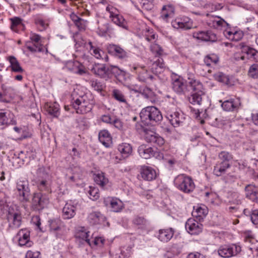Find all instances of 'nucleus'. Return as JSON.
Wrapping results in <instances>:
<instances>
[{
  "mask_svg": "<svg viewBox=\"0 0 258 258\" xmlns=\"http://www.w3.org/2000/svg\"><path fill=\"white\" fill-rule=\"evenodd\" d=\"M44 168H40L37 170V174H40L43 173V178L44 179H38L37 181V186L38 189L41 191H45L46 193L49 194L51 192V189L50 188L49 184L48 181L46 179V177L48 176L47 174L44 173Z\"/></svg>",
  "mask_w": 258,
  "mask_h": 258,
  "instance_id": "14",
  "label": "nucleus"
},
{
  "mask_svg": "<svg viewBox=\"0 0 258 258\" xmlns=\"http://www.w3.org/2000/svg\"><path fill=\"white\" fill-rule=\"evenodd\" d=\"M50 229L51 231H57L60 229V221L59 220H52L49 221Z\"/></svg>",
  "mask_w": 258,
  "mask_h": 258,
  "instance_id": "58",
  "label": "nucleus"
},
{
  "mask_svg": "<svg viewBox=\"0 0 258 258\" xmlns=\"http://www.w3.org/2000/svg\"><path fill=\"white\" fill-rule=\"evenodd\" d=\"M166 117L173 127L176 126L177 125V112L176 111H168L166 112Z\"/></svg>",
  "mask_w": 258,
  "mask_h": 258,
  "instance_id": "42",
  "label": "nucleus"
},
{
  "mask_svg": "<svg viewBox=\"0 0 258 258\" xmlns=\"http://www.w3.org/2000/svg\"><path fill=\"white\" fill-rule=\"evenodd\" d=\"M219 158L221 160V162L229 163L232 158V155L228 152L222 151L219 154Z\"/></svg>",
  "mask_w": 258,
  "mask_h": 258,
  "instance_id": "47",
  "label": "nucleus"
},
{
  "mask_svg": "<svg viewBox=\"0 0 258 258\" xmlns=\"http://www.w3.org/2000/svg\"><path fill=\"white\" fill-rule=\"evenodd\" d=\"M45 108L47 112L54 117H57L59 115V105L55 102L47 103L45 104Z\"/></svg>",
  "mask_w": 258,
  "mask_h": 258,
  "instance_id": "39",
  "label": "nucleus"
},
{
  "mask_svg": "<svg viewBox=\"0 0 258 258\" xmlns=\"http://www.w3.org/2000/svg\"><path fill=\"white\" fill-rule=\"evenodd\" d=\"M243 36V33L241 31H234L233 37L231 41H238L242 39Z\"/></svg>",
  "mask_w": 258,
  "mask_h": 258,
  "instance_id": "62",
  "label": "nucleus"
},
{
  "mask_svg": "<svg viewBox=\"0 0 258 258\" xmlns=\"http://www.w3.org/2000/svg\"><path fill=\"white\" fill-rule=\"evenodd\" d=\"M241 251V247L236 244H224L217 250L218 255L223 258H230L236 255Z\"/></svg>",
  "mask_w": 258,
  "mask_h": 258,
  "instance_id": "5",
  "label": "nucleus"
},
{
  "mask_svg": "<svg viewBox=\"0 0 258 258\" xmlns=\"http://www.w3.org/2000/svg\"><path fill=\"white\" fill-rule=\"evenodd\" d=\"M245 190L246 197L252 200L256 199V192L255 187L254 185L252 184L247 185L245 188Z\"/></svg>",
  "mask_w": 258,
  "mask_h": 258,
  "instance_id": "43",
  "label": "nucleus"
},
{
  "mask_svg": "<svg viewBox=\"0 0 258 258\" xmlns=\"http://www.w3.org/2000/svg\"><path fill=\"white\" fill-rule=\"evenodd\" d=\"M133 223L134 224L138 225L142 228L144 226H146L147 221L144 218L137 216L134 219Z\"/></svg>",
  "mask_w": 258,
  "mask_h": 258,
  "instance_id": "56",
  "label": "nucleus"
},
{
  "mask_svg": "<svg viewBox=\"0 0 258 258\" xmlns=\"http://www.w3.org/2000/svg\"><path fill=\"white\" fill-rule=\"evenodd\" d=\"M174 231L172 228L160 229L158 231V238L162 242H166L173 237Z\"/></svg>",
  "mask_w": 258,
  "mask_h": 258,
  "instance_id": "26",
  "label": "nucleus"
},
{
  "mask_svg": "<svg viewBox=\"0 0 258 258\" xmlns=\"http://www.w3.org/2000/svg\"><path fill=\"white\" fill-rule=\"evenodd\" d=\"M142 122L155 125L160 122L163 118L160 111L155 106H147L143 108L140 113Z\"/></svg>",
  "mask_w": 258,
  "mask_h": 258,
  "instance_id": "1",
  "label": "nucleus"
},
{
  "mask_svg": "<svg viewBox=\"0 0 258 258\" xmlns=\"http://www.w3.org/2000/svg\"><path fill=\"white\" fill-rule=\"evenodd\" d=\"M108 51L110 54L120 59H124L128 57L127 52L118 45L110 44L108 47Z\"/></svg>",
  "mask_w": 258,
  "mask_h": 258,
  "instance_id": "17",
  "label": "nucleus"
},
{
  "mask_svg": "<svg viewBox=\"0 0 258 258\" xmlns=\"http://www.w3.org/2000/svg\"><path fill=\"white\" fill-rule=\"evenodd\" d=\"M240 105V100L231 98L224 101L221 104L222 108L227 111H237Z\"/></svg>",
  "mask_w": 258,
  "mask_h": 258,
  "instance_id": "20",
  "label": "nucleus"
},
{
  "mask_svg": "<svg viewBox=\"0 0 258 258\" xmlns=\"http://www.w3.org/2000/svg\"><path fill=\"white\" fill-rule=\"evenodd\" d=\"M109 79L111 78L114 76L117 79H119L121 77H124L125 76V72L116 66H109Z\"/></svg>",
  "mask_w": 258,
  "mask_h": 258,
  "instance_id": "38",
  "label": "nucleus"
},
{
  "mask_svg": "<svg viewBox=\"0 0 258 258\" xmlns=\"http://www.w3.org/2000/svg\"><path fill=\"white\" fill-rule=\"evenodd\" d=\"M76 93L74 92L71 106L76 110V112L79 114H84L90 112L93 107L90 100L86 95L75 97Z\"/></svg>",
  "mask_w": 258,
  "mask_h": 258,
  "instance_id": "2",
  "label": "nucleus"
},
{
  "mask_svg": "<svg viewBox=\"0 0 258 258\" xmlns=\"http://www.w3.org/2000/svg\"><path fill=\"white\" fill-rule=\"evenodd\" d=\"M151 51L158 55H161L163 52V49L157 44H153L151 46Z\"/></svg>",
  "mask_w": 258,
  "mask_h": 258,
  "instance_id": "61",
  "label": "nucleus"
},
{
  "mask_svg": "<svg viewBox=\"0 0 258 258\" xmlns=\"http://www.w3.org/2000/svg\"><path fill=\"white\" fill-rule=\"evenodd\" d=\"M15 192L22 202H28L31 194L29 183L26 178L21 177L15 182Z\"/></svg>",
  "mask_w": 258,
  "mask_h": 258,
  "instance_id": "3",
  "label": "nucleus"
},
{
  "mask_svg": "<svg viewBox=\"0 0 258 258\" xmlns=\"http://www.w3.org/2000/svg\"><path fill=\"white\" fill-rule=\"evenodd\" d=\"M131 70L133 73L138 75V79L140 82H147L148 80L152 81L154 79V76L150 74L144 67L133 66Z\"/></svg>",
  "mask_w": 258,
  "mask_h": 258,
  "instance_id": "8",
  "label": "nucleus"
},
{
  "mask_svg": "<svg viewBox=\"0 0 258 258\" xmlns=\"http://www.w3.org/2000/svg\"><path fill=\"white\" fill-rule=\"evenodd\" d=\"M230 167L229 163L222 162H218L214 168V173L217 176H220L224 174L227 169Z\"/></svg>",
  "mask_w": 258,
  "mask_h": 258,
  "instance_id": "33",
  "label": "nucleus"
},
{
  "mask_svg": "<svg viewBox=\"0 0 258 258\" xmlns=\"http://www.w3.org/2000/svg\"><path fill=\"white\" fill-rule=\"evenodd\" d=\"M2 88L3 93L0 92V101L9 102L10 100H8L4 97H7L9 98H11L12 97L14 89L12 87H8L4 84L2 85Z\"/></svg>",
  "mask_w": 258,
  "mask_h": 258,
  "instance_id": "32",
  "label": "nucleus"
},
{
  "mask_svg": "<svg viewBox=\"0 0 258 258\" xmlns=\"http://www.w3.org/2000/svg\"><path fill=\"white\" fill-rule=\"evenodd\" d=\"M239 46L242 53L246 54L248 59H252L258 62V51L256 49L245 45L243 43H240Z\"/></svg>",
  "mask_w": 258,
  "mask_h": 258,
  "instance_id": "18",
  "label": "nucleus"
},
{
  "mask_svg": "<svg viewBox=\"0 0 258 258\" xmlns=\"http://www.w3.org/2000/svg\"><path fill=\"white\" fill-rule=\"evenodd\" d=\"M25 47L31 52H42L43 51L42 45L41 42H32L27 41L26 42Z\"/></svg>",
  "mask_w": 258,
  "mask_h": 258,
  "instance_id": "40",
  "label": "nucleus"
},
{
  "mask_svg": "<svg viewBox=\"0 0 258 258\" xmlns=\"http://www.w3.org/2000/svg\"><path fill=\"white\" fill-rule=\"evenodd\" d=\"M39 255V252H33L29 250L27 252L25 258H38Z\"/></svg>",
  "mask_w": 258,
  "mask_h": 258,
  "instance_id": "64",
  "label": "nucleus"
},
{
  "mask_svg": "<svg viewBox=\"0 0 258 258\" xmlns=\"http://www.w3.org/2000/svg\"><path fill=\"white\" fill-rule=\"evenodd\" d=\"M209 25L216 29H221L222 28L227 27L229 28L230 25L220 16H215V19L211 20Z\"/></svg>",
  "mask_w": 258,
  "mask_h": 258,
  "instance_id": "28",
  "label": "nucleus"
},
{
  "mask_svg": "<svg viewBox=\"0 0 258 258\" xmlns=\"http://www.w3.org/2000/svg\"><path fill=\"white\" fill-rule=\"evenodd\" d=\"M7 60L10 63V68L12 72L16 73H23L24 70L21 67L19 62L14 56H10L7 58Z\"/></svg>",
  "mask_w": 258,
  "mask_h": 258,
  "instance_id": "34",
  "label": "nucleus"
},
{
  "mask_svg": "<svg viewBox=\"0 0 258 258\" xmlns=\"http://www.w3.org/2000/svg\"><path fill=\"white\" fill-rule=\"evenodd\" d=\"M248 74L252 78H258V63L253 64L250 67Z\"/></svg>",
  "mask_w": 258,
  "mask_h": 258,
  "instance_id": "50",
  "label": "nucleus"
},
{
  "mask_svg": "<svg viewBox=\"0 0 258 258\" xmlns=\"http://www.w3.org/2000/svg\"><path fill=\"white\" fill-rule=\"evenodd\" d=\"M16 120L14 119V115L10 111H4L0 110V125H8L14 124Z\"/></svg>",
  "mask_w": 258,
  "mask_h": 258,
  "instance_id": "19",
  "label": "nucleus"
},
{
  "mask_svg": "<svg viewBox=\"0 0 258 258\" xmlns=\"http://www.w3.org/2000/svg\"><path fill=\"white\" fill-rule=\"evenodd\" d=\"M250 218L254 224H258V210H254L252 211Z\"/></svg>",
  "mask_w": 258,
  "mask_h": 258,
  "instance_id": "63",
  "label": "nucleus"
},
{
  "mask_svg": "<svg viewBox=\"0 0 258 258\" xmlns=\"http://www.w3.org/2000/svg\"><path fill=\"white\" fill-rule=\"evenodd\" d=\"M18 242L21 246H25L30 247L32 246L33 243L30 240V232L27 229H22L17 233Z\"/></svg>",
  "mask_w": 258,
  "mask_h": 258,
  "instance_id": "15",
  "label": "nucleus"
},
{
  "mask_svg": "<svg viewBox=\"0 0 258 258\" xmlns=\"http://www.w3.org/2000/svg\"><path fill=\"white\" fill-rule=\"evenodd\" d=\"M175 16V9L171 5L164 6L161 12V18L166 22L174 18Z\"/></svg>",
  "mask_w": 258,
  "mask_h": 258,
  "instance_id": "24",
  "label": "nucleus"
},
{
  "mask_svg": "<svg viewBox=\"0 0 258 258\" xmlns=\"http://www.w3.org/2000/svg\"><path fill=\"white\" fill-rule=\"evenodd\" d=\"M35 24L37 25L40 31L45 30L48 26V24L41 19H37L35 20Z\"/></svg>",
  "mask_w": 258,
  "mask_h": 258,
  "instance_id": "60",
  "label": "nucleus"
},
{
  "mask_svg": "<svg viewBox=\"0 0 258 258\" xmlns=\"http://www.w3.org/2000/svg\"><path fill=\"white\" fill-rule=\"evenodd\" d=\"M178 180L181 181L180 184L178 185V187L181 190L185 193H189L193 191L195 186L194 182L190 177L181 174L178 175Z\"/></svg>",
  "mask_w": 258,
  "mask_h": 258,
  "instance_id": "10",
  "label": "nucleus"
},
{
  "mask_svg": "<svg viewBox=\"0 0 258 258\" xmlns=\"http://www.w3.org/2000/svg\"><path fill=\"white\" fill-rule=\"evenodd\" d=\"M118 150L123 158L128 157L132 153V147L128 143H123L118 146Z\"/></svg>",
  "mask_w": 258,
  "mask_h": 258,
  "instance_id": "37",
  "label": "nucleus"
},
{
  "mask_svg": "<svg viewBox=\"0 0 258 258\" xmlns=\"http://www.w3.org/2000/svg\"><path fill=\"white\" fill-rule=\"evenodd\" d=\"M88 46H87L90 53L95 58L98 59H101L104 61H108V56L107 54L102 49L99 47L95 46L93 45L92 42H88Z\"/></svg>",
  "mask_w": 258,
  "mask_h": 258,
  "instance_id": "16",
  "label": "nucleus"
},
{
  "mask_svg": "<svg viewBox=\"0 0 258 258\" xmlns=\"http://www.w3.org/2000/svg\"><path fill=\"white\" fill-rule=\"evenodd\" d=\"M219 58L217 55L215 54H210L205 56L204 62L207 66H210L212 64H216L219 61Z\"/></svg>",
  "mask_w": 258,
  "mask_h": 258,
  "instance_id": "44",
  "label": "nucleus"
},
{
  "mask_svg": "<svg viewBox=\"0 0 258 258\" xmlns=\"http://www.w3.org/2000/svg\"><path fill=\"white\" fill-rule=\"evenodd\" d=\"M138 153L140 156L144 159H149L152 157L160 159L163 157V155L157 149H154L146 145H142L138 148Z\"/></svg>",
  "mask_w": 258,
  "mask_h": 258,
  "instance_id": "6",
  "label": "nucleus"
},
{
  "mask_svg": "<svg viewBox=\"0 0 258 258\" xmlns=\"http://www.w3.org/2000/svg\"><path fill=\"white\" fill-rule=\"evenodd\" d=\"M110 19L113 23L118 25V26L123 28H126V22L123 17L121 16L119 13L118 14L117 16H114L110 18Z\"/></svg>",
  "mask_w": 258,
  "mask_h": 258,
  "instance_id": "45",
  "label": "nucleus"
},
{
  "mask_svg": "<svg viewBox=\"0 0 258 258\" xmlns=\"http://www.w3.org/2000/svg\"><path fill=\"white\" fill-rule=\"evenodd\" d=\"M79 66V62L78 61H68L64 67V68L70 71L73 73L76 72V68Z\"/></svg>",
  "mask_w": 258,
  "mask_h": 258,
  "instance_id": "53",
  "label": "nucleus"
},
{
  "mask_svg": "<svg viewBox=\"0 0 258 258\" xmlns=\"http://www.w3.org/2000/svg\"><path fill=\"white\" fill-rule=\"evenodd\" d=\"M21 219V215L17 213H9L8 216V220L10 222V226L14 228H17L20 226Z\"/></svg>",
  "mask_w": 258,
  "mask_h": 258,
  "instance_id": "29",
  "label": "nucleus"
},
{
  "mask_svg": "<svg viewBox=\"0 0 258 258\" xmlns=\"http://www.w3.org/2000/svg\"><path fill=\"white\" fill-rule=\"evenodd\" d=\"M112 96L120 102L126 103V99L122 92L118 89H114L112 93Z\"/></svg>",
  "mask_w": 258,
  "mask_h": 258,
  "instance_id": "49",
  "label": "nucleus"
},
{
  "mask_svg": "<svg viewBox=\"0 0 258 258\" xmlns=\"http://www.w3.org/2000/svg\"><path fill=\"white\" fill-rule=\"evenodd\" d=\"M106 12L109 13V18L117 16L119 13L118 10L111 5H108L106 8Z\"/></svg>",
  "mask_w": 258,
  "mask_h": 258,
  "instance_id": "54",
  "label": "nucleus"
},
{
  "mask_svg": "<svg viewBox=\"0 0 258 258\" xmlns=\"http://www.w3.org/2000/svg\"><path fill=\"white\" fill-rule=\"evenodd\" d=\"M90 83L91 86L94 89V90L98 92H100L103 89V85L98 80H91Z\"/></svg>",
  "mask_w": 258,
  "mask_h": 258,
  "instance_id": "57",
  "label": "nucleus"
},
{
  "mask_svg": "<svg viewBox=\"0 0 258 258\" xmlns=\"http://www.w3.org/2000/svg\"><path fill=\"white\" fill-rule=\"evenodd\" d=\"M111 210L114 212H119L123 208V203L118 199L113 198L110 201Z\"/></svg>",
  "mask_w": 258,
  "mask_h": 258,
  "instance_id": "41",
  "label": "nucleus"
},
{
  "mask_svg": "<svg viewBox=\"0 0 258 258\" xmlns=\"http://www.w3.org/2000/svg\"><path fill=\"white\" fill-rule=\"evenodd\" d=\"M94 179L96 184L104 188L108 183V179L105 177L104 173L101 172L94 174Z\"/></svg>",
  "mask_w": 258,
  "mask_h": 258,
  "instance_id": "35",
  "label": "nucleus"
},
{
  "mask_svg": "<svg viewBox=\"0 0 258 258\" xmlns=\"http://www.w3.org/2000/svg\"><path fill=\"white\" fill-rule=\"evenodd\" d=\"M88 193L89 198L93 201L97 200L99 197V190L97 188L90 186Z\"/></svg>",
  "mask_w": 258,
  "mask_h": 258,
  "instance_id": "51",
  "label": "nucleus"
},
{
  "mask_svg": "<svg viewBox=\"0 0 258 258\" xmlns=\"http://www.w3.org/2000/svg\"><path fill=\"white\" fill-rule=\"evenodd\" d=\"M214 79L219 82L227 84L229 81L227 76L222 72H218L214 75Z\"/></svg>",
  "mask_w": 258,
  "mask_h": 258,
  "instance_id": "48",
  "label": "nucleus"
},
{
  "mask_svg": "<svg viewBox=\"0 0 258 258\" xmlns=\"http://www.w3.org/2000/svg\"><path fill=\"white\" fill-rule=\"evenodd\" d=\"M140 173L142 177L146 180L151 181L156 177V172L152 167L143 166L141 168Z\"/></svg>",
  "mask_w": 258,
  "mask_h": 258,
  "instance_id": "22",
  "label": "nucleus"
},
{
  "mask_svg": "<svg viewBox=\"0 0 258 258\" xmlns=\"http://www.w3.org/2000/svg\"><path fill=\"white\" fill-rule=\"evenodd\" d=\"M186 19H187V21H186L184 23L178 22V29L180 28L184 30H188L192 28V22L190 21V20L188 18H186Z\"/></svg>",
  "mask_w": 258,
  "mask_h": 258,
  "instance_id": "55",
  "label": "nucleus"
},
{
  "mask_svg": "<svg viewBox=\"0 0 258 258\" xmlns=\"http://www.w3.org/2000/svg\"><path fill=\"white\" fill-rule=\"evenodd\" d=\"M144 139L146 142L154 144L159 147H161L164 144V139L154 131L145 128L144 129Z\"/></svg>",
  "mask_w": 258,
  "mask_h": 258,
  "instance_id": "7",
  "label": "nucleus"
},
{
  "mask_svg": "<svg viewBox=\"0 0 258 258\" xmlns=\"http://www.w3.org/2000/svg\"><path fill=\"white\" fill-rule=\"evenodd\" d=\"M208 213V209L204 205H197L194 207L192 215L196 217L197 220L200 221L204 219Z\"/></svg>",
  "mask_w": 258,
  "mask_h": 258,
  "instance_id": "23",
  "label": "nucleus"
},
{
  "mask_svg": "<svg viewBox=\"0 0 258 258\" xmlns=\"http://www.w3.org/2000/svg\"><path fill=\"white\" fill-rule=\"evenodd\" d=\"M99 141L106 147H109L112 142V137L107 130L101 131L99 133Z\"/></svg>",
  "mask_w": 258,
  "mask_h": 258,
  "instance_id": "27",
  "label": "nucleus"
},
{
  "mask_svg": "<svg viewBox=\"0 0 258 258\" xmlns=\"http://www.w3.org/2000/svg\"><path fill=\"white\" fill-rule=\"evenodd\" d=\"M194 36L205 41L216 42L217 40L216 35L211 31H200L194 33Z\"/></svg>",
  "mask_w": 258,
  "mask_h": 258,
  "instance_id": "21",
  "label": "nucleus"
},
{
  "mask_svg": "<svg viewBox=\"0 0 258 258\" xmlns=\"http://www.w3.org/2000/svg\"><path fill=\"white\" fill-rule=\"evenodd\" d=\"M76 209L74 205L67 203L62 209V216L64 219H69L73 218L76 214Z\"/></svg>",
  "mask_w": 258,
  "mask_h": 258,
  "instance_id": "31",
  "label": "nucleus"
},
{
  "mask_svg": "<svg viewBox=\"0 0 258 258\" xmlns=\"http://www.w3.org/2000/svg\"><path fill=\"white\" fill-rule=\"evenodd\" d=\"M89 233L90 232L87 231L84 228H82V230L79 231L76 234V236L78 238L82 239V240H84L89 245H91L90 242V239L89 237Z\"/></svg>",
  "mask_w": 258,
  "mask_h": 258,
  "instance_id": "46",
  "label": "nucleus"
},
{
  "mask_svg": "<svg viewBox=\"0 0 258 258\" xmlns=\"http://www.w3.org/2000/svg\"><path fill=\"white\" fill-rule=\"evenodd\" d=\"M134 91L136 92H140L146 98H148L151 96H152L153 93L152 90L148 87H145L144 88H140L139 91L135 90Z\"/></svg>",
  "mask_w": 258,
  "mask_h": 258,
  "instance_id": "59",
  "label": "nucleus"
},
{
  "mask_svg": "<svg viewBox=\"0 0 258 258\" xmlns=\"http://www.w3.org/2000/svg\"><path fill=\"white\" fill-rule=\"evenodd\" d=\"M49 198L46 193L34 192L31 201V209L34 211L43 210L49 203Z\"/></svg>",
  "mask_w": 258,
  "mask_h": 258,
  "instance_id": "4",
  "label": "nucleus"
},
{
  "mask_svg": "<svg viewBox=\"0 0 258 258\" xmlns=\"http://www.w3.org/2000/svg\"><path fill=\"white\" fill-rule=\"evenodd\" d=\"M70 18L79 31H82L86 30L88 24L87 20L80 18L74 13L70 15Z\"/></svg>",
  "mask_w": 258,
  "mask_h": 258,
  "instance_id": "25",
  "label": "nucleus"
},
{
  "mask_svg": "<svg viewBox=\"0 0 258 258\" xmlns=\"http://www.w3.org/2000/svg\"><path fill=\"white\" fill-rule=\"evenodd\" d=\"M91 72L101 78L107 80L109 79V66L104 64L96 63L91 69Z\"/></svg>",
  "mask_w": 258,
  "mask_h": 258,
  "instance_id": "12",
  "label": "nucleus"
},
{
  "mask_svg": "<svg viewBox=\"0 0 258 258\" xmlns=\"http://www.w3.org/2000/svg\"><path fill=\"white\" fill-rule=\"evenodd\" d=\"M203 85L199 82L197 85L194 88L193 92L190 97L188 98L189 102L194 105H201L202 100V96L204 95L203 91Z\"/></svg>",
  "mask_w": 258,
  "mask_h": 258,
  "instance_id": "11",
  "label": "nucleus"
},
{
  "mask_svg": "<svg viewBox=\"0 0 258 258\" xmlns=\"http://www.w3.org/2000/svg\"><path fill=\"white\" fill-rule=\"evenodd\" d=\"M185 227L187 232L189 234L191 235H197L202 232L203 225L197 220L190 218L186 222Z\"/></svg>",
  "mask_w": 258,
  "mask_h": 258,
  "instance_id": "13",
  "label": "nucleus"
},
{
  "mask_svg": "<svg viewBox=\"0 0 258 258\" xmlns=\"http://www.w3.org/2000/svg\"><path fill=\"white\" fill-rule=\"evenodd\" d=\"M103 219V215L98 212H92L90 213L88 217V220L92 225L99 224Z\"/></svg>",
  "mask_w": 258,
  "mask_h": 258,
  "instance_id": "36",
  "label": "nucleus"
},
{
  "mask_svg": "<svg viewBox=\"0 0 258 258\" xmlns=\"http://www.w3.org/2000/svg\"><path fill=\"white\" fill-rule=\"evenodd\" d=\"M165 64L163 59L159 57L151 66L150 69L152 72L155 75L161 73L164 70Z\"/></svg>",
  "mask_w": 258,
  "mask_h": 258,
  "instance_id": "30",
  "label": "nucleus"
},
{
  "mask_svg": "<svg viewBox=\"0 0 258 258\" xmlns=\"http://www.w3.org/2000/svg\"><path fill=\"white\" fill-rule=\"evenodd\" d=\"M10 21H11V29L17 32V27L22 24V20L18 17H14L11 18Z\"/></svg>",
  "mask_w": 258,
  "mask_h": 258,
  "instance_id": "52",
  "label": "nucleus"
},
{
  "mask_svg": "<svg viewBox=\"0 0 258 258\" xmlns=\"http://www.w3.org/2000/svg\"><path fill=\"white\" fill-rule=\"evenodd\" d=\"M200 82L194 80L187 82L182 77L178 76V94H185L193 90Z\"/></svg>",
  "mask_w": 258,
  "mask_h": 258,
  "instance_id": "9",
  "label": "nucleus"
}]
</instances>
